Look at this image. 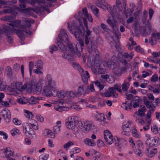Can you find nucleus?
<instances>
[{
  "label": "nucleus",
  "instance_id": "1",
  "mask_svg": "<svg viewBox=\"0 0 160 160\" xmlns=\"http://www.w3.org/2000/svg\"><path fill=\"white\" fill-rule=\"evenodd\" d=\"M78 21L82 28L83 29V31L85 32V30L83 28L82 22L83 23L84 26L87 28L86 31V34L84 37L85 47L87 49L88 53L91 54L94 52L95 53L98 52L97 48V43L94 39V38L90 36L91 33L89 30L88 29L87 21L85 18H82L78 19Z\"/></svg>",
  "mask_w": 160,
  "mask_h": 160
},
{
  "label": "nucleus",
  "instance_id": "2",
  "mask_svg": "<svg viewBox=\"0 0 160 160\" xmlns=\"http://www.w3.org/2000/svg\"><path fill=\"white\" fill-rule=\"evenodd\" d=\"M12 23H7L9 26L13 27H16L22 29L20 30L19 29H15V32L19 38L22 41H23L25 39V33L28 34L29 35L32 34V32L29 30H27L26 28L20 24L21 22L20 20H12Z\"/></svg>",
  "mask_w": 160,
  "mask_h": 160
},
{
  "label": "nucleus",
  "instance_id": "3",
  "mask_svg": "<svg viewBox=\"0 0 160 160\" xmlns=\"http://www.w3.org/2000/svg\"><path fill=\"white\" fill-rule=\"evenodd\" d=\"M61 32L58 35V37L60 40H58L56 42L57 45L61 50V52L64 53L66 51V47L62 43V42L64 41V38H65V42L67 44V48H69L70 50H72V44L68 38V36L66 33V30L64 29H62Z\"/></svg>",
  "mask_w": 160,
  "mask_h": 160
},
{
  "label": "nucleus",
  "instance_id": "4",
  "mask_svg": "<svg viewBox=\"0 0 160 160\" xmlns=\"http://www.w3.org/2000/svg\"><path fill=\"white\" fill-rule=\"evenodd\" d=\"M66 48V51L65 52L68 51L69 52L68 54H64L62 55V57L63 58L66 59L70 60H74V59L76 57V55H77L78 57H80L81 56V52L80 51H79L77 48L74 49L73 45H72V50H70V49L68 48Z\"/></svg>",
  "mask_w": 160,
  "mask_h": 160
},
{
  "label": "nucleus",
  "instance_id": "5",
  "mask_svg": "<svg viewBox=\"0 0 160 160\" xmlns=\"http://www.w3.org/2000/svg\"><path fill=\"white\" fill-rule=\"evenodd\" d=\"M80 122L78 117H70L66 120V126L69 129L73 130L77 123L79 124Z\"/></svg>",
  "mask_w": 160,
  "mask_h": 160
},
{
  "label": "nucleus",
  "instance_id": "6",
  "mask_svg": "<svg viewBox=\"0 0 160 160\" xmlns=\"http://www.w3.org/2000/svg\"><path fill=\"white\" fill-rule=\"evenodd\" d=\"M145 143L149 147H156L160 144V139L157 137H151L147 139Z\"/></svg>",
  "mask_w": 160,
  "mask_h": 160
},
{
  "label": "nucleus",
  "instance_id": "7",
  "mask_svg": "<svg viewBox=\"0 0 160 160\" xmlns=\"http://www.w3.org/2000/svg\"><path fill=\"white\" fill-rule=\"evenodd\" d=\"M2 29L4 30V33L6 35V38L9 43L12 44L13 43V40L10 35L13 32V30L11 28L5 25H3Z\"/></svg>",
  "mask_w": 160,
  "mask_h": 160
},
{
  "label": "nucleus",
  "instance_id": "8",
  "mask_svg": "<svg viewBox=\"0 0 160 160\" xmlns=\"http://www.w3.org/2000/svg\"><path fill=\"white\" fill-rule=\"evenodd\" d=\"M12 86V89L13 91L18 93L24 90L27 87L26 84L22 85V83L20 82H13Z\"/></svg>",
  "mask_w": 160,
  "mask_h": 160
},
{
  "label": "nucleus",
  "instance_id": "9",
  "mask_svg": "<svg viewBox=\"0 0 160 160\" xmlns=\"http://www.w3.org/2000/svg\"><path fill=\"white\" fill-rule=\"evenodd\" d=\"M92 124V122L91 121H85L84 122L83 124L80 122L78 126L83 132L86 133L91 129Z\"/></svg>",
  "mask_w": 160,
  "mask_h": 160
},
{
  "label": "nucleus",
  "instance_id": "10",
  "mask_svg": "<svg viewBox=\"0 0 160 160\" xmlns=\"http://www.w3.org/2000/svg\"><path fill=\"white\" fill-rule=\"evenodd\" d=\"M76 27L75 30L77 31H75L74 32V35L77 39L79 41V43L81 45V47H83L84 45V41L81 39L80 36V34L82 33V31L80 28V27L78 26H75ZM81 50H82L83 48L82 47L81 48Z\"/></svg>",
  "mask_w": 160,
  "mask_h": 160
},
{
  "label": "nucleus",
  "instance_id": "11",
  "mask_svg": "<svg viewBox=\"0 0 160 160\" xmlns=\"http://www.w3.org/2000/svg\"><path fill=\"white\" fill-rule=\"evenodd\" d=\"M39 7H35V8H19L18 11L21 12H23L24 13H30L32 11H34L37 14H41L43 9H40Z\"/></svg>",
  "mask_w": 160,
  "mask_h": 160
},
{
  "label": "nucleus",
  "instance_id": "12",
  "mask_svg": "<svg viewBox=\"0 0 160 160\" xmlns=\"http://www.w3.org/2000/svg\"><path fill=\"white\" fill-rule=\"evenodd\" d=\"M52 85H46L44 88L43 92L46 96H50L52 95V90L54 91L55 89V85L53 82Z\"/></svg>",
  "mask_w": 160,
  "mask_h": 160
},
{
  "label": "nucleus",
  "instance_id": "13",
  "mask_svg": "<svg viewBox=\"0 0 160 160\" xmlns=\"http://www.w3.org/2000/svg\"><path fill=\"white\" fill-rule=\"evenodd\" d=\"M42 4L40 5V6H36V7H39L40 8V9H43L42 14H38L39 15H43L44 11L47 12L48 13L50 12V10L48 8V7H52V4L48 2L47 3L45 1V2L43 3H41Z\"/></svg>",
  "mask_w": 160,
  "mask_h": 160
},
{
  "label": "nucleus",
  "instance_id": "14",
  "mask_svg": "<svg viewBox=\"0 0 160 160\" xmlns=\"http://www.w3.org/2000/svg\"><path fill=\"white\" fill-rule=\"evenodd\" d=\"M2 116L5 120L7 123H9L11 120V116L10 112L9 110L6 108L3 110L1 112Z\"/></svg>",
  "mask_w": 160,
  "mask_h": 160
},
{
  "label": "nucleus",
  "instance_id": "15",
  "mask_svg": "<svg viewBox=\"0 0 160 160\" xmlns=\"http://www.w3.org/2000/svg\"><path fill=\"white\" fill-rule=\"evenodd\" d=\"M132 122L131 121H125L123 123V125L122 126V128L125 131L128 132L131 131V129L130 128V126Z\"/></svg>",
  "mask_w": 160,
  "mask_h": 160
},
{
  "label": "nucleus",
  "instance_id": "16",
  "mask_svg": "<svg viewBox=\"0 0 160 160\" xmlns=\"http://www.w3.org/2000/svg\"><path fill=\"white\" fill-rule=\"evenodd\" d=\"M160 39V33H153L152 34V38L150 40V43L152 45L154 44V42L156 43V39Z\"/></svg>",
  "mask_w": 160,
  "mask_h": 160
},
{
  "label": "nucleus",
  "instance_id": "17",
  "mask_svg": "<svg viewBox=\"0 0 160 160\" xmlns=\"http://www.w3.org/2000/svg\"><path fill=\"white\" fill-rule=\"evenodd\" d=\"M95 118L97 119V120L100 122V124L104 126L105 124V122H104L106 119V118L104 117V114L103 113H100L97 114L95 116Z\"/></svg>",
  "mask_w": 160,
  "mask_h": 160
},
{
  "label": "nucleus",
  "instance_id": "18",
  "mask_svg": "<svg viewBox=\"0 0 160 160\" xmlns=\"http://www.w3.org/2000/svg\"><path fill=\"white\" fill-rule=\"evenodd\" d=\"M115 42L116 44L115 45H114V42H113L111 41L110 42V44L111 47L112 48L114 46L117 51L119 52H121L122 50L120 47V43L118 39H116L115 41Z\"/></svg>",
  "mask_w": 160,
  "mask_h": 160
},
{
  "label": "nucleus",
  "instance_id": "19",
  "mask_svg": "<svg viewBox=\"0 0 160 160\" xmlns=\"http://www.w3.org/2000/svg\"><path fill=\"white\" fill-rule=\"evenodd\" d=\"M82 80L84 83L86 85L88 83V79L89 78L90 75L87 71L84 72L81 75Z\"/></svg>",
  "mask_w": 160,
  "mask_h": 160
},
{
  "label": "nucleus",
  "instance_id": "20",
  "mask_svg": "<svg viewBox=\"0 0 160 160\" xmlns=\"http://www.w3.org/2000/svg\"><path fill=\"white\" fill-rule=\"evenodd\" d=\"M84 143L87 146L94 147L96 145V143L92 139L86 138L83 140Z\"/></svg>",
  "mask_w": 160,
  "mask_h": 160
},
{
  "label": "nucleus",
  "instance_id": "21",
  "mask_svg": "<svg viewBox=\"0 0 160 160\" xmlns=\"http://www.w3.org/2000/svg\"><path fill=\"white\" fill-rule=\"evenodd\" d=\"M144 31L148 34H150L152 31V28L150 23L148 20L147 24L145 25V29H144Z\"/></svg>",
  "mask_w": 160,
  "mask_h": 160
},
{
  "label": "nucleus",
  "instance_id": "22",
  "mask_svg": "<svg viewBox=\"0 0 160 160\" xmlns=\"http://www.w3.org/2000/svg\"><path fill=\"white\" fill-rule=\"evenodd\" d=\"M96 4L98 7L104 9V7H106V3L105 0H98Z\"/></svg>",
  "mask_w": 160,
  "mask_h": 160
},
{
  "label": "nucleus",
  "instance_id": "23",
  "mask_svg": "<svg viewBox=\"0 0 160 160\" xmlns=\"http://www.w3.org/2000/svg\"><path fill=\"white\" fill-rule=\"evenodd\" d=\"M72 24L71 25V23L70 22H68V28L69 29V31L70 32H72V28L74 29H76L75 26H78L77 23L74 21H72Z\"/></svg>",
  "mask_w": 160,
  "mask_h": 160
},
{
  "label": "nucleus",
  "instance_id": "24",
  "mask_svg": "<svg viewBox=\"0 0 160 160\" xmlns=\"http://www.w3.org/2000/svg\"><path fill=\"white\" fill-rule=\"evenodd\" d=\"M143 102L147 108H148L151 111H154V108H155V106H152L150 102L145 99L143 100Z\"/></svg>",
  "mask_w": 160,
  "mask_h": 160
},
{
  "label": "nucleus",
  "instance_id": "25",
  "mask_svg": "<svg viewBox=\"0 0 160 160\" xmlns=\"http://www.w3.org/2000/svg\"><path fill=\"white\" fill-rule=\"evenodd\" d=\"M4 153L5 154V156L6 158H8L9 157L12 156L13 153L11 150L9 148H6L4 150Z\"/></svg>",
  "mask_w": 160,
  "mask_h": 160
},
{
  "label": "nucleus",
  "instance_id": "26",
  "mask_svg": "<svg viewBox=\"0 0 160 160\" xmlns=\"http://www.w3.org/2000/svg\"><path fill=\"white\" fill-rule=\"evenodd\" d=\"M17 2L16 0H14L13 1H10L8 2H6L5 1H0V8H1V6L6 5H11L13 4L16 3Z\"/></svg>",
  "mask_w": 160,
  "mask_h": 160
},
{
  "label": "nucleus",
  "instance_id": "27",
  "mask_svg": "<svg viewBox=\"0 0 160 160\" xmlns=\"http://www.w3.org/2000/svg\"><path fill=\"white\" fill-rule=\"evenodd\" d=\"M107 22L112 27V31L115 28H118L114 20L112 21L110 19H108L107 20Z\"/></svg>",
  "mask_w": 160,
  "mask_h": 160
},
{
  "label": "nucleus",
  "instance_id": "28",
  "mask_svg": "<svg viewBox=\"0 0 160 160\" xmlns=\"http://www.w3.org/2000/svg\"><path fill=\"white\" fill-rule=\"evenodd\" d=\"M28 2L27 3L30 4L32 6H34L36 2H38L39 4V6H40V5H41V3H43L45 2L44 0H32L31 1H28Z\"/></svg>",
  "mask_w": 160,
  "mask_h": 160
},
{
  "label": "nucleus",
  "instance_id": "29",
  "mask_svg": "<svg viewBox=\"0 0 160 160\" xmlns=\"http://www.w3.org/2000/svg\"><path fill=\"white\" fill-rule=\"evenodd\" d=\"M40 99L38 98H35L34 97H32L29 99H28V103L31 104H33L38 102V100Z\"/></svg>",
  "mask_w": 160,
  "mask_h": 160
},
{
  "label": "nucleus",
  "instance_id": "30",
  "mask_svg": "<svg viewBox=\"0 0 160 160\" xmlns=\"http://www.w3.org/2000/svg\"><path fill=\"white\" fill-rule=\"evenodd\" d=\"M132 136L135 138H139L140 137V134L139 132H138V131L135 127H133V129L132 131Z\"/></svg>",
  "mask_w": 160,
  "mask_h": 160
},
{
  "label": "nucleus",
  "instance_id": "31",
  "mask_svg": "<svg viewBox=\"0 0 160 160\" xmlns=\"http://www.w3.org/2000/svg\"><path fill=\"white\" fill-rule=\"evenodd\" d=\"M84 93V86L82 85L78 88V91L76 93V96H79L80 95Z\"/></svg>",
  "mask_w": 160,
  "mask_h": 160
},
{
  "label": "nucleus",
  "instance_id": "32",
  "mask_svg": "<svg viewBox=\"0 0 160 160\" xmlns=\"http://www.w3.org/2000/svg\"><path fill=\"white\" fill-rule=\"evenodd\" d=\"M120 59V61L122 63L125 65V66L123 68V69L124 70H127L128 68L130 66V64L128 63L126 61L125 59H123L122 58V59Z\"/></svg>",
  "mask_w": 160,
  "mask_h": 160
},
{
  "label": "nucleus",
  "instance_id": "33",
  "mask_svg": "<svg viewBox=\"0 0 160 160\" xmlns=\"http://www.w3.org/2000/svg\"><path fill=\"white\" fill-rule=\"evenodd\" d=\"M145 153L150 158L154 157L155 155V152L152 150H149L148 148H147L145 150Z\"/></svg>",
  "mask_w": 160,
  "mask_h": 160
},
{
  "label": "nucleus",
  "instance_id": "34",
  "mask_svg": "<svg viewBox=\"0 0 160 160\" xmlns=\"http://www.w3.org/2000/svg\"><path fill=\"white\" fill-rule=\"evenodd\" d=\"M73 65L74 67H76L77 68V69L81 75L85 71H84L82 68L78 63H73Z\"/></svg>",
  "mask_w": 160,
  "mask_h": 160
},
{
  "label": "nucleus",
  "instance_id": "35",
  "mask_svg": "<svg viewBox=\"0 0 160 160\" xmlns=\"http://www.w3.org/2000/svg\"><path fill=\"white\" fill-rule=\"evenodd\" d=\"M122 56L124 58H128L129 60H131L134 56L133 52H131L130 54L127 53H124L122 54Z\"/></svg>",
  "mask_w": 160,
  "mask_h": 160
},
{
  "label": "nucleus",
  "instance_id": "36",
  "mask_svg": "<svg viewBox=\"0 0 160 160\" xmlns=\"http://www.w3.org/2000/svg\"><path fill=\"white\" fill-rule=\"evenodd\" d=\"M129 85V82H126L125 80L124 83L122 85V89L124 91H126L128 89Z\"/></svg>",
  "mask_w": 160,
  "mask_h": 160
},
{
  "label": "nucleus",
  "instance_id": "37",
  "mask_svg": "<svg viewBox=\"0 0 160 160\" xmlns=\"http://www.w3.org/2000/svg\"><path fill=\"white\" fill-rule=\"evenodd\" d=\"M66 96L68 98L72 99L74 98L75 96H76V94H75V93L72 91H67L66 92Z\"/></svg>",
  "mask_w": 160,
  "mask_h": 160
},
{
  "label": "nucleus",
  "instance_id": "38",
  "mask_svg": "<svg viewBox=\"0 0 160 160\" xmlns=\"http://www.w3.org/2000/svg\"><path fill=\"white\" fill-rule=\"evenodd\" d=\"M35 67L38 69H41L43 66V62L41 60L36 61L35 63Z\"/></svg>",
  "mask_w": 160,
  "mask_h": 160
},
{
  "label": "nucleus",
  "instance_id": "39",
  "mask_svg": "<svg viewBox=\"0 0 160 160\" xmlns=\"http://www.w3.org/2000/svg\"><path fill=\"white\" fill-rule=\"evenodd\" d=\"M46 84L47 85H53V83L54 82H54H53L52 83V78H51V76L49 74H48L47 76L46 77Z\"/></svg>",
  "mask_w": 160,
  "mask_h": 160
},
{
  "label": "nucleus",
  "instance_id": "40",
  "mask_svg": "<svg viewBox=\"0 0 160 160\" xmlns=\"http://www.w3.org/2000/svg\"><path fill=\"white\" fill-rule=\"evenodd\" d=\"M57 95L60 98H63L66 96V92L64 91H58L57 92Z\"/></svg>",
  "mask_w": 160,
  "mask_h": 160
},
{
  "label": "nucleus",
  "instance_id": "41",
  "mask_svg": "<svg viewBox=\"0 0 160 160\" xmlns=\"http://www.w3.org/2000/svg\"><path fill=\"white\" fill-rule=\"evenodd\" d=\"M82 12H78L79 16L80 17H81V18H81L82 17V18H85L84 17H83V16H85L88 14L87 9L86 8H84L82 9Z\"/></svg>",
  "mask_w": 160,
  "mask_h": 160
},
{
  "label": "nucleus",
  "instance_id": "42",
  "mask_svg": "<svg viewBox=\"0 0 160 160\" xmlns=\"http://www.w3.org/2000/svg\"><path fill=\"white\" fill-rule=\"evenodd\" d=\"M146 111V108L144 106L142 107L141 108L138 110V115L140 116H144L145 112Z\"/></svg>",
  "mask_w": 160,
  "mask_h": 160
},
{
  "label": "nucleus",
  "instance_id": "43",
  "mask_svg": "<svg viewBox=\"0 0 160 160\" xmlns=\"http://www.w3.org/2000/svg\"><path fill=\"white\" fill-rule=\"evenodd\" d=\"M1 19L5 21H8L12 22V16H6L1 18Z\"/></svg>",
  "mask_w": 160,
  "mask_h": 160
},
{
  "label": "nucleus",
  "instance_id": "44",
  "mask_svg": "<svg viewBox=\"0 0 160 160\" xmlns=\"http://www.w3.org/2000/svg\"><path fill=\"white\" fill-rule=\"evenodd\" d=\"M133 100H132L130 103H128L127 104L128 101H126L124 103H123V104H125V105H126L125 108V109L126 110H128V109H131L132 108V102Z\"/></svg>",
  "mask_w": 160,
  "mask_h": 160
},
{
  "label": "nucleus",
  "instance_id": "45",
  "mask_svg": "<svg viewBox=\"0 0 160 160\" xmlns=\"http://www.w3.org/2000/svg\"><path fill=\"white\" fill-rule=\"evenodd\" d=\"M25 115L26 118H32L33 117L32 113L28 110H24Z\"/></svg>",
  "mask_w": 160,
  "mask_h": 160
},
{
  "label": "nucleus",
  "instance_id": "46",
  "mask_svg": "<svg viewBox=\"0 0 160 160\" xmlns=\"http://www.w3.org/2000/svg\"><path fill=\"white\" fill-rule=\"evenodd\" d=\"M6 71L7 72V75L9 77H11L12 74V69L9 66L7 67L6 68Z\"/></svg>",
  "mask_w": 160,
  "mask_h": 160
},
{
  "label": "nucleus",
  "instance_id": "47",
  "mask_svg": "<svg viewBox=\"0 0 160 160\" xmlns=\"http://www.w3.org/2000/svg\"><path fill=\"white\" fill-rule=\"evenodd\" d=\"M101 26L104 31L108 32H109L110 31V29L107 25L103 23H101Z\"/></svg>",
  "mask_w": 160,
  "mask_h": 160
},
{
  "label": "nucleus",
  "instance_id": "48",
  "mask_svg": "<svg viewBox=\"0 0 160 160\" xmlns=\"http://www.w3.org/2000/svg\"><path fill=\"white\" fill-rule=\"evenodd\" d=\"M91 8L92 11L95 15H96L98 14L99 10L98 9L94 6L91 5Z\"/></svg>",
  "mask_w": 160,
  "mask_h": 160
},
{
  "label": "nucleus",
  "instance_id": "49",
  "mask_svg": "<svg viewBox=\"0 0 160 160\" xmlns=\"http://www.w3.org/2000/svg\"><path fill=\"white\" fill-rule=\"evenodd\" d=\"M73 143L72 141H69L67 143L64 145L63 148L66 150H67L68 148L72 145H73Z\"/></svg>",
  "mask_w": 160,
  "mask_h": 160
},
{
  "label": "nucleus",
  "instance_id": "50",
  "mask_svg": "<svg viewBox=\"0 0 160 160\" xmlns=\"http://www.w3.org/2000/svg\"><path fill=\"white\" fill-rule=\"evenodd\" d=\"M106 142L109 145L111 144L113 142V137L112 135L109 137H107V139H105Z\"/></svg>",
  "mask_w": 160,
  "mask_h": 160
},
{
  "label": "nucleus",
  "instance_id": "51",
  "mask_svg": "<svg viewBox=\"0 0 160 160\" xmlns=\"http://www.w3.org/2000/svg\"><path fill=\"white\" fill-rule=\"evenodd\" d=\"M50 52L51 54L53 53V51H56L58 49V47L55 45H52L50 47Z\"/></svg>",
  "mask_w": 160,
  "mask_h": 160
},
{
  "label": "nucleus",
  "instance_id": "52",
  "mask_svg": "<svg viewBox=\"0 0 160 160\" xmlns=\"http://www.w3.org/2000/svg\"><path fill=\"white\" fill-rule=\"evenodd\" d=\"M143 148H138L135 152V153L138 156L141 157L143 155V152L142 151Z\"/></svg>",
  "mask_w": 160,
  "mask_h": 160
},
{
  "label": "nucleus",
  "instance_id": "53",
  "mask_svg": "<svg viewBox=\"0 0 160 160\" xmlns=\"http://www.w3.org/2000/svg\"><path fill=\"white\" fill-rule=\"evenodd\" d=\"M151 129L152 132L155 134L157 133L158 132V128L156 125H153V126H152Z\"/></svg>",
  "mask_w": 160,
  "mask_h": 160
},
{
  "label": "nucleus",
  "instance_id": "54",
  "mask_svg": "<svg viewBox=\"0 0 160 160\" xmlns=\"http://www.w3.org/2000/svg\"><path fill=\"white\" fill-rule=\"evenodd\" d=\"M112 135L110 132L108 130L104 131V139H107V137H109Z\"/></svg>",
  "mask_w": 160,
  "mask_h": 160
},
{
  "label": "nucleus",
  "instance_id": "55",
  "mask_svg": "<svg viewBox=\"0 0 160 160\" xmlns=\"http://www.w3.org/2000/svg\"><path fill=\"white\" fill-rule=\"evenodd\" d=\"M132 11L130 8H128L126 11H124V13L127 18L132 15Z\"/></svg>",
  "mask_w": 160,
  "mask_h": 160
},
{
  "label": "nucleus",
  "instance_id": "56",
  "mask_svg": "<svg viewBox=\"0 0 160 160\" xmlns=\"http://www.w3.org/2000/svg\"><path fill=\"white\" fill-rule=\"evenodd\" d=\"M12 121L15 125H19L22 123L21 121L16 118H14L12 120Z\"/></svg>",
  "mask_w": 160,
  "mask_h": 160
},
{
  "label": "nucleus",
  "instance_id": "57",
  "mask_svg": "<svg viewBox=\"0 0 160 160\" xmlns=\"http://www.w3.org/2000/svg\"><path fill=\"white\" fill-rule=\"evenodd\" d=\"M20 131L17 129H14V130H12L11 131V133L13 136H14L16 133L19 135L20 134Z\"/></svg>",
  "mask_w": 160,
  "mask_h": 160
},
{
  "label": "nucleus",
  "instance_id": "58",
  "mask_svg": "<svg viewBox=\"0 0 160 160\" xmlns=\"http://www.w3.org/2000/svg\"><path fill=\"white\" fill-rule=\"evenodd\" d=\"M6 88L5 86L3 84L2 78H0V91L4 90Z\"/></svg>",
  "mask_w": 160,
  "mask_h": 160
},
{
  "label": "nucleus",
  "instance_id": "59",
  "mask_svg": "<svg viewBox=\"0 0 160 160\" xmlns=\"http://www.w3.org/2000/svg\"><path fill=\"white\" fill-rule=\"evenodd\" d=\"M113 33L115 35V37L117 38L120 35V34L119 32L118 28L114 29V30L112 31Z\"/></svg>",
  "mask_w": 160,
  "mask_h": 160
},
{
  "label": "nucleus",
  "instance_id": "60",
  "mask_svg": "<svg viewBox=\"0 0 160 160\" xmlns=\"http://www.w3.org/2000/svg\"><path fill=\"white\" fill-rule=\"evenodd\" d=\"M109 91L111 93L113 94L112 96L113 97L116 98L117 97L118 95L117 94H114V93L116 91L115 88L114 87H112L110 88L109 89Z\"/></svg>",
  "mask_w": 160,
  "mask_h": 160
},
{
  "label": "nucleus",
  "instance_id": "61",
  "mask_svg": "<svg viewBox=\"0 0 160 160\" xmlns=\"http://www.w3.org/2000/svg\"><path fill=\"white\" fill-rule=\"evenodd\" d=\"M49 157V155L48 154L45 155H42L39 157L40 160H47Z\"/></svg>",
  "mask_w": 160,
  "mask_h": 160
},
{
  "label": "nucleus",
  "instance_id": "62",
  "mask_svg": "<svg viewBox=\"0 0 160 160\" xmlns=\"http://www.w3.org/2000/svg\"><path fill=\"white\" fill-rule=\"evenodd\" d=\"M114 88L116 89L119 92H121L122 90L121 89L120 85H118V84H115L114 85Z\"/></svg>",
  "mask_w": 160,
  "mask_h": 160
},
{
  "label": "nucleus",
  "instance_id": "63",
  "mask_svg": "<svg viewBox=\"0 0 160 160\" xmlns=\"http://www.w3.org/2000/svg\"><path fill=\"white\" fill-rule=\"evenodd\" d=\"M73 134L76 136H78L79 134L80 130H79L77 127H76L74 128L73 130Z\"/></svg>",
  "mask_w": 160,
  "mask_h": 160
},
{
  "label": "nucleus",
  "instance_id": "64",
  "mask_svg": "<svg viewBox=\"0 0 160 160\" xmlns=\"http://www.w3.org/2000/svg\"><path fill=\"white\" fill-rule=\"evenodd\" d=\"M60 126H56L54 127L53 129L54 132L56 133H57L59 132L60 131Z\"/></svg>",
  "mask_w": 160,
  "mask_h": 160
}]
</instances>
